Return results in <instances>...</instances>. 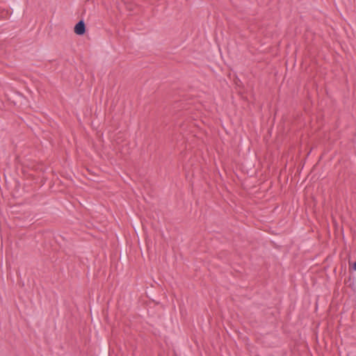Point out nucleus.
Masks as SVG:
<instances>
[{"label": "nucleus", "instance_id": "1", "mask_svg": "<svg viewBox=\"0 0 356 356\" xmlns=\"http://www.w3.org/2000/svg\"><path fill=\"white\" fill-rule=\"evenodd\" d=\"M74 31L78 35H83L86 33V24L83 20H80L74 26Z\"/></svg>", "mask_w": 356, "mask_h": 356}, {"label": "nucleus", "instance_id": "2", "mask_svg": "<svg viewBox=\"0 0 356 356\" xmlns=\"http://www.w3.org/2000/svg\"><path fill=\"white\" fill-rule=\"evenodd\" d=\"M10 15V13L8 10H3L1 13V17L3 18H7Z\"/></svg>", "mask_w": 356, "mask_h": 356}, {"label": "nucleus", "instance_id": "3", "mask_svg": "<svg viewBox=\"0 0 356 356\" xmlns=\"http://www.w3.org/2000/svg\"><path fill=\"white\" fill-rule=\"evenodd\" d=\"M352 268L354 270H356V261L353 263Z\"/></svg>", "mask_w": 356, "mask_h": 356}]
</instances>
